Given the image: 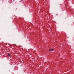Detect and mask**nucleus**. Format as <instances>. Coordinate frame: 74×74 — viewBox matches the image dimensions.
<instances>
[{
	"label": "nucleus",
	"mask_w": 74,
	"mask_h": 74,
	"mask_svg": "<svg viewBox=\"0 0 74 74\" xmlns=\"http://www.w3.org/2000/svg\"><path fill=\"white\" fill-rule=\"evenodd\" d=\"M74 12V10L73 9H71V12L73 13Z\"/></svg>",
	"instance_id": "1"
},
{
	"label": "nucleus",
	"mask_w": 74,
	"mask_h": 74,
	"mask_svg": "<svg viewBox=\"0 0 74 74\" xmlns=\"http://www.w3.org/2000/svg\"><path fill=\"white\" fill-rule=\"evenodd\" d=\"M9 3L10 4H11L12 3V0H9Z\"/></svg>",
	"instance_id": "2"
},
{
	"label": "nucleus",
	"mask_w": 74,
	"mask_h": 74,
	"mask_svg": "<svg viewBox=\"0 0 74 74\" xmlns=\"http://www.w3.org/2000/svg\"><path fill=\"white\" fill-rule=\"evenodd\" d=\"M8 55L9 57H10V53H8Z\"/></svg>",
	"instance_id": "3"
},
{
	"label": "nucleus",
	"mask_w": 74,
	"mask_h": 74,
	"mask_svg": "<svg viewBox=\"0 0 74 74\" xmlns=\"http://www.w3.org/2000/svg\"><path fill=\"white\" fill-rule=\"evenodd\" d=\"M53 51V49H51V51Z\"/></svg>",
	"instance_id": "4"
},
{
	"label": "nucleus",
	"mask_w": 74,
	"mask_h": 74,
	"mask_svg": "<svg viewBox=\"0 0 74 74\" xmlns=\"http://www.w3.org/2000/svg\"><path fill=\"white\" fill-rule=\"evenodd\" d=\"M49 51H50V52H51V50L49 49Z\"/></svg>",
	"instance_id": "5"
}]
</instances>
